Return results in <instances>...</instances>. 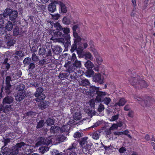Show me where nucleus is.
Instances as JSON below:
<instances>
[{"label": "nucleus", "mask_w": 155, "mask_h": 155, "mask_svg": "<svg viewBox=\"0 0 155 155\" xmlns=\"http://www.w3.org/2000/svg\"><path fill=\"white\" fill-rule=\"evenodd\" d=\"M87 137H86L82 138L79 142L80 145L85 149H87L90 146V145L87 143Z\"/></svg>", "instance_id": "nucleus-9"}, {"label": "nucleus", "mask_w": 155, "mask_h": 155, "mask_svg": "<svg viewBox=\"0 0 155 155\" xmlns=\"http://www.w3.org/2000/svg\"><path fill=\"white\" fill-rule=\"evenodd\" d=\"M84 65L87 69H92L94 66L93 63L89 60L87 61L84 64Z\"/></svg>", "instance_id": "nucleus-27"}, {"label": "nucleus", "mask_w": 155, "mask_h": 155, "mask_svg": "<svg viewBox=\"0 0 155 155\" xmlns=\"http://www.w3.org/2000/svg\"><path fill=\"white\" fill-rule=\"evenodd\" d=\"M96 59L98 64H100L101 62L103 61L102 58L100 57H98Z\"/></svg>", "instance_id": "nucleus-55"}, {"label": "nucleus", "mask_w": 155, "mask_h": 155, "mask_svg": "<svg viewBox=\"0 0 155 155\" xmlns=\"http://www.w3.org/2000/svg\"><path fill=\"white\" fill-rule=\"evenodd\" d=\"M104 109V106L101 103L99 105L97 109V111L99 112H101Z\"/></svg>", "instance_id": "nucleus-46"}, {"label": "nucleus", "mask_w": 155, "mask_h": 155, "mask_svg": "<svg viewBox=\"0 0 155 155\" xmlns=\"http://www.w3.org/2000/svg\"><path fill=\"white\" fill-rule=\"evenodd\" d=\"M107 94L106 92H103L99 91L97 93V96L96 97L95 100L98 102H100L105 97Z\"/></svg>", "instance_id": "nucleus-8"}, {"label": "nucleus", "mask_w": 155, "mask_h": 155, "mask_svg": "<svg viewBox=\"0 0 155 155\" xmlns=\"http://www.w3.org/2000/svg\"><path fill=\"white\" fill-rule=\"evenodd\" d=\"M126 102L127 101L124 98H121L115 104V106H116L118 105L119 107L123 106L125 104Z\"/></svg>", "instance_id": "nucleus-25"}, {"label": "nucleus", "mask_w": 155, "mask_h": 155, "mask_svg": "<svg viewBox=\"0 0 155 155\" xmlns=\"http://www.w3.org/2000/svg\"><path fill=\"white\" fill-rule=\"evenodd\" d=\"M43 100H41L40 101V103L39 104V106L42 109H44L46 108L47 107V104L45 102L43 101Z\"/></svg>", "instance_id": "nucleus-32"}, {"label": "nucleus", "mask_w": 155, "mask_h": 155, "mask_svg": "<svg viewBox=\"0 0 155 155\" xmlns=\"http://www.w3.org/2000/svg\"><path fill=\"white\" fill-rule=\"evenodd\" d=\"M18 13L17 11L11 10L9 15L10 19L11 21L15 20L18 16Z\"/></svg>", "instance_id": "nucleus-20"}, {"label": "nucleus", "mask_w": 155, "mask_h": 155, "mask_svg": "<svg viewBox=\"0 0 155 155\" xmlns=\"http://www.w3.org/2000/svg\"><path fill=\"white\" fill-rule=\"evenodd\" d=\"M76 144L75 143H72L71 145L69 146L67 150V152H70V151L74 150L76 148Z\"/></svg>", "instance_id": "nucleus-35"}, {"label": "nucleus", "mask_w": 155, "mask_h": 155, "mask_svg": "<svg viewBox=\"0 0 155 155\" xmlns=\"http://www.w3.org/2000/svg\"><path fill=\"white\" fill-rule=\"evenodd\" d=\"M73 63L72 64L71 61H68L67 63L65 64L64 67L67 71L69 73H72L70 75V78L71 80H74L77 77V72H78V70L77 69L81 67V61L78 60Z\"/></svg>", "instance_id": "nucleus-2"}, {"label": "nucleus", "mask_w": 155, "mask_h": 155, "mask_svg": "<svg viewBox=\"0 0 155 155\" xmlns=\"http://www.w3.org/2000/svg\"><path fill=\"white\" fill-rule=\"evenodd\" d=\"M63 31L64 33V34L68 35L70 33V29L69 28H63V30H62Z\"/></svg>", "instance_id": "nucleus-49"}, {"label": "nucleus", "mask_w": 155, "mask_h": 155, "mask_svg": "<svg viewBox=\"0 0 155 155\" xmlns=\"http://www.w3.org/2000/svg\"><path fill=\"white\" fill-rule=\"evenodd\" d=\"M94 71L92 69H88V70L86 72V74L87 76L91 77L94 74Z\"/></svg>", "instance_id": "nucleus-44"}, {"label": "nucleus", "mask_w": 155, "mask_h": 155, "mask_svg": "<svg viewBox=\"0 0 155 155\" xmlns=\"http://www.w3.org/2000/svg\"><path fill=\"white\" fill-rule=\"evenodd\" d=\"M15 41L14 39H10L7 43V48H9L12 46H13L15 43Z\"/></svg>", "instance_id": "nucleus-33"}, {"label": "nucleus", "mask_w": 155, "mask_h": 155, "mask_svg": "<svg viewBox=\"0 0 155 155\" xmlns=\"http://www.w3.org/2000/svg\"><path fill=\"white\" fill-rule=\"evenodd\" d=\"M44 125V120H41L38 123L36 128L37 129L41 128L43 127Z\"/></svg>", "instance_id": "nucleus-39"}, {"label": "nucleus", "mask_w": 155, "mask_h": 155, "mask_svg": "<svg viewBox=\"0 0 155 155\" xmlns=\"http://www.w3.org/2000/svg\"><path fill=\"white\" fill-rule=\"evenodd\" d=\"M59 5V12L60 13H66L67 12V7L63 2L61 1L55 2Z\"/></svg>", "instance_id": "nucleus-13"}, {"label": "nucleus", "mask_w": 155, "mask_h": 155, "mask_svg": "<svg viewBox=\"0 0 155 155\" xmlns=\"http://www.w3.org/2000/svg\"><path fill=\"white\" fill-rule=\"evenodd\" d=\"M15 54L19 57H22L24 56V54L22 51H16Z\"/></svg>", "instance_id": "nucleus-45"}, {"label": "nucleus", "mask_w": 155, "mask_h": 155, "mask_svg": "<svg viewBox=\"0 0 155 155\" xmlns=\"http://www.w3.org/2000/svg\"><path fill=\"white\" fill-rule=\"evenodd\" d=\"M54 119L49 118L46 121V123L48 125H52L54 124Z\"/></svg>", "instance_id": "nucleus-37"}, {"label": "nucleus", "mask_w": 155, "mask_h": 155, "mask_svg": "<svg viewBox=\"0 0 155 155\" xmlns=\"http://www.w3.org/2000/svg\"><path fill=\"white\" fill-rule=\"evenodd\" d=\"M55 2L58 1H54L50 3L48 6V11L50 12H55L56 10V4H58V3Z\"/></svg>", "instance_id": "nucleus-12"}, {"label": "nucleus", "mask_w": 155, "mask_h": 155, "mask_svg": "<svg viewBox=\"0 0 155 155\" xmlns=\"http://www.w3.org/2000/svg\"><path fill=\"white\" fill-rule=\"evenodd\" d=\"M13 101V98L9 96L5 97L3 99V103L5 104H10Z\"/></svg>", "instance_id": "nucleus-23"}, {"label": "nucleus", "mask_w": 155, "mask_h": 155, "mask_svg": "<svg viewBox=\"0 0 155 155\" xmlns=\"http://www.w3.org/2000/svg\"><path fill=\"white\" fill-rule=\"evenodd\" d=\"M66 71L67 72H65L62 73H60L59 75V78L64 80L66 78H68L70 81H73L71 80L70 78V75L72 74V73H69L68 71H67L66 69Z\"/></svg>", "instance_id": "nucleus-16"}, {"label": "nucleus", "mask_w": 155, "mask_h": 155, "mask_svg": "<svg viewBox=\"0 0 155 155\" xmlns=\"http://www.w3.org/2000/svg\"><path fill=\"white\" fill-rule=\"evenodd\" d=\"M31 61V58L29 57H27L24 59L23 60V62L24 64L27 65L29 64Z\"/></svg>", "instance_id": "nucleus-42"}, {"label": "nucleus", "mask_w": 155, "mask_h": 155, "mask_svg": "<svg viewBox=\"0 0 155 155\" xmlns=\"http://www.w3.org/2000/svg\"><path fill=\"white\" fill-rule=\"evenodd\" d=\"M97 101L95 99H91L89 101V105L90 107H91V110H90V109H88L87 110V112L88 113H91L92 112V110H94L95 108V103H97L96 102Z\"/></svg>", "instance_id": "nucleus-17"}, {"label": "nucleus", "mask_w": 155, "mask_h": 155, "mask_svg": "<svg viewBox=\"0 0 155 155\" xmlns=\"http://www.w3.org/2000/svg\"><path fill=\"white\" fill-rule=\"evenodd\" d=\"M126 151V150L124 147H122L119 150V151L120 153H124Z\"/></svg>", "instance_id": "nucleus-63"}, {"label": "nucleus", "mask_w": 155, "mask_h": 155, "mask_svg": "<svg viewBox=\"0 0 155 155\" xmlns=\"http://www.w3.org/2000/svg\"><path fill=\"white\" fill-rule=\"evenodd\" d=\"M43 91V89L42 87H39L37 88L35 94V95L36 97V101L37 102L44 100L45 99V96L43 93H42Z\"/></svg>", "instance_id": "nucleus-5"}, {"label": "nucleus", "mask_w": 155, "mask_h": 155, "mask_svg": "<svg viewBox=\"0 0 155 155\" xmlns=\"http://www.w3.org/2000/svg\"><path fill=\"white\" fill-rule=\"evenodd\" d=\"M58 127L57 126H52L50 130L51 133L54 134L57 133L58 131Z\"/></svg>", "instance_id": "nucleus-38"}, {"label": "nucleus", "mask_w": 155, "mask_h": 155, "mask_svg": "<svg viewBox=\"0 0 155 155\" xmlns=\"http://www.w3.org/2000/svg\"><path fill=\"white\" fill-rule=\"evenodd\" d=\"M81 137V134L78 132V131H77L75 133L74 135V138H78Z\"/></svg>", "instance_id": "nucleus-48"}, {"label": "nucleus", "mask_w": 155, "mask_h": 155, "mask_svg": "<svg viewBox=\"0 0 155 155\" xmlns=\"http://www.w3.org/2000/svg\"><path fill=\"white\" fill-rule=\"evenodd\" d=\"M92 138L96 140L99 139V135L96 132H94L92 135Z\"/></svg>", "instance_id": "nucleus-50"}, {"label": "nucleus", "mask_w": 155, "mask_h": 155, "mask_svg": "<svg viewBox=\"0 0 155 155\" xmlns=\"http://www.w3.org/2000/svg\"><path fill=\"white\" fill-rule=\"evenodd\" d=\"M118 117L119 115L118 114H117L112 116L111 118V119L112 121H114L118 119Z\"/></svg>", "instance_id": "nucleus-56"}, {"label": "nucleus", "mask_w": 155, "mask_h": 155, "mask_svg": "<svg viewBox=\"0 0 155 155\" xmlns=\"http://www.w3.org/2000/svg\"><path fill=\"white\" fill-rule=\"evenodd\" d=\"M73 34L74 37V42L72 45L70 50L71 52L72 53L77 48L76 44L81 42L82 40V38L78 35V34L76 32L73 31Z\"/></svg>", "instance_id": "nucleus-4"}, {"label": "nucleus", "mask_w": 155, "mask_h": 155, "mask_svg": "<svg viewBox=\"0 0 155 155\" xmlns=\"http://www.w3.org/2000/svg\"><path fill=\"white\" fill-rule=\"evenodd\" d=\"M84 42L82 43L83 49H85L88 46V44L87 43V38H82V40Z\"/></svg>", "instance_id": "nucleus-34"}, {"label": "nucleus", "mask_w": 155, "mask_h": 155, "mask_svg": "<svg viewBox=\"0 0 155 155\" xmlns=\"http://www.w3.org/2000/svg\"><path fill=\"white\" fill-rule=\"evenodd\" d=\"M32 60L33 61H36L37 60L38 58V57L36 56L35 53H33L32 54Z\"/></svg>", "instance_id": "nucleus-59"}, {"label": "nucleus", "mask_w": 155, "mask_h": 155, "mask_svg": "<svg viewBox=\"0 0 155 155\" xmlns=\"http://www.w3.org/2000/svg\"><path fill=\"white\" fill-rule=\"evenodd\" d=\"M66 137L63 135H61L58 137V140L61 142H62L65 140Z\"/></svg>", "instance_id": "nucleus-53"}, {"label": "nucleus", "mask_w": 155, "mask_h": 155, "mask_svg": "<svg viewBox=\"0 0 155 155\" xmlns=\"http://www.w3.org/2000/svg\"><path fill=\"white\" fill-rule=\"evenodd\" d=\"M10 142V140L9 138H6L4 140V146H6L8 143Z\"/></svg>", "instance_id": "nucleus-62"}, {"label": "nucleus", "mask_w": 155, "mask_h": 155, "mask_svg": "<svg viewBox=\"0 0 155 155\" xmlns=\"http://www.w3.org/2000/svg\"><path fill=\"white\" fill-rule=\"evenodd\" d=\"M78 28V25H74L72 28V30L73 31L76 32V30Z\"/></svg>", "instance_id": "nucleus-64"}, {"label": "nucleus", "mask_w": 155, "mask_h": 155, "mask_svg": "<svg viewBox=\"0 0 155 155\" xmlns=\"http://www.w3.org/2000/svg\"><path fill=\"white\" fill-rule=\"evenodd\" d=\"M25 143L23 142L17 143L15 146L12 147L10 149L11 154V155H15L17 154L19 150L22 146H24Z\"/></svg>", "instance_id": "nucleus-6"}, {"label": "nucleus", "mask_w": 155, "mask_h": 155, "mask_svg": "<svg viewBox=\"0 0 155 155\" xmlns=\"http://www.w3.org/2000/svg\"><path fill=\"white\" fill-rule=\"evenodd\" d=\"M24 88L23 87L21 90H19L15 94V97L16 101H20L23 100L26 96V93L25 92Z\"/></svg>", "instance_id": "nucleus-7"}, {"label": "nucleus", "mask_w": 155, "mask_h": 155, "mask_svg": "<svg viewBox=\"0 0 155 155\" xmlns=\"http://www.w3.org/2000/svg\"><path fill=\"white\" fill-rule=\"evenodd\" d=\"M11 81V77L10 76H8L5 79L6 84H11L10 83Z\"/></svg>", "instance_id": "nucleus-51"}, {"label": "nucleus", "mask_w": 155, "mask_h": 155, "mask_svg": "<svg viewBox=\"0 0 155 155\" xmlns=\"http://www.w3.org/2000/svg\"><path fill=\"white\" fill-rule=\"evenodd\" d=\"M134 112L132 110H131L127 114V115L129 117H134Z\"/></svg>", "instance_id": "nucleus-60"}, {"label": "nucleus", "mask_w": 155, "mask_h": 155, "mask_svg": "<svg viewBox=\"0 0 155 155\" xmlns=\"http://www.w3.org/2000/svg\"><path fill=\"white\" fill-rule=\"evenodd\" d=\"M93 81L97 82L100 84H102L103 83V80L101 78V75L99 73L95 74L93 76Z\"/></svg>", "instance_id": "nucleus-11"}, {"label": "nucleus", "mask_w": 155, "mask_h": 155, "mask_svg": "<svg viewBox=\"0 0 155 155\" xmlns=\"http://www.w3.org/2000/svg\"><path fill=\"white\" fill-rule=\"evenodd\" d=\"M12 105H7L5 106L3 109V111L4 113L7 114H9L11 113V111H13Z\"/></svg>", "instance_id": "nucleus-19"}, {"label": "nucleus", "mask_w": 155, "mask_h": 155, "mask_svg": "<svg viewBox=\"0 0 155 155\" xmlns=\"http://www.w3.org/2000/svg\"><path fill=\"white\" fill-rule=\"evenodd\" d=\"M127 74L130 76L128 78V81L130 84L135 88L136 90L140 88L147 87L148 86V84L142 79L140 76L136 74L135 70H128Z\"/></svg>", "instance_id": "nucleus-1"}, {"label": "nucleus", "mask_w": 155, "mask_h": 155, "mask_svg": "<svg viewBox=\"0 0 155 155\" xmlns=\"http://www.w3.org/2000/svg\"><path fill=\"white\" fill-rule=\"evenodd\" d=\"M135 99H137L139 101V103L142 106L147 107L150 106L151 104L154 102L153 99L149 96L146 97V99H143L141 97L137 96H134V97Z\"/></svg>", "instance_id": "nucleus-3"}, {"label": "nucleus", "mask_w": 155, "mask_h": 155, "mask_svg": "<svg viewBox=\"0 0 155 155\" xmlns=\"http://www.w3.org/2000/svg\"><path fill=\"white\" fill-rule=\"evenodd\" d=\"M12 87L11 84H6V86H5L4 89L6 93L8 94H9L11 93L10 89Z\"/></svg>", "instance_id": "nucleus-30"}, {"label": "nucleus", "mask_w": 155, "mask_h": 155, "mask_svg": "<svg viewBox=\"0 0 155 155\" xmlns=\"http://www.w3.org/2000/svg\"><path fill=\"white\" fill-rule=\"evenodd\" d=\"M81 42L76 44L77 48L74 50V51L76 50L77 54L78 55V57L80 58L82 55L85 52L84 51V49L83 47L81 46Z\"/></svg>", "instance_id": "nucleus-10"}, {"label": "nucleus", "mask_w": 155, "mask_h": 155, "mask_svg": "<svg viewBox=\"0 0 155 155\" xmlns=\"http://www.w3.org/2000/svg\"><path fill=\"white\" fill-rule=\"evenodd\" d=\"M13 27V24L12 22L10 21H8L6 24L5 29L8 31L12 30Z\"/></svg>", "instance_id": "nucleus-28"}, {"label": "nucleus", "mask_w": 155, "mask_h": 155, "mask_svg": "<svg viewBox=\"0 0 155 155\" xmlns=\"http://www.w3.org/2000/svg\"><path fill=\"white\" fill-rule=\"evenodd\" d=\"M80 58H83L87 60L88 59L91 60L92 58V55L89 52H84Z\"/></svg>", "instance_id": "nucleus-24"}, {"label": "nucleus", "mask_w": 155, "mask_h": 155, "mask_svg": "<svg viewBox=\"0 0 155 155\" xmlns=\"http://www.w3.org/2000/svg\"><path fill=\"white\" fill-rule=\"evenodd\" d=\"M72 18L70 16L67 15L64 16L62 19L63 24L66 25H69L72 21Z\"/></svg>", "instance_id": "nucleus-18"}, {"label": "nucleus", "mask_w": 155, "mask_h": 155, "mask_svg": "<svg viewBox=\"0 0 155 155\" xmlns=\"http://www.w3.org/2000/svg\"><path fill=\"white\" fill-rule=\"evenodd\" d=\"M54 26L57 30L61 31L63 30L62 27L61 25L60 24L57 22L54 24Z\"/></svg>", "instance_id": "nucleus-36"}, {"label": "nucleus", "mask_w": 155, "mask_h": 155, "mask_svg": "<svg viewBox=\"0 0 155 155\" xmlns=\"http://www.w3.org/2000/svg\"><path fill=\"white\" fill-rule=\"evenodd\" d=\"M11 9L9 8L6 9L5 10L4 13L3 14L4 15L3 16H5L6 18L7 17L9 16L10 12H11Z\"/></svg>", "instance_id": "nucleus-41"}, {"label": "nucleus", "mask_w": 155, "mask_h": 155, "mask_svg": "<svg viewBox=\"0 0 155 155\" xmlns=\"http://www.w3.org/2000/svg\"><path fill=\"white\" fill-rule=\"evenodd\" d=\"M35 67V64L33 63H31L30 64L28 68L32 70Z\"/></svg>", "instance_id": "nucleus-57"}, {"label": "nucleus", "mask_w": 155, "mask_h": 155, "mask_svg": "<svg viewBox=\"0 0 155 155\" xmlns=\"http://www.w3.org/2000/svg\"><path fill=\"white\" fill-rule=\"evenodd\" d=\"M71 37L70 35L63 34L62 37L61 38L64 41V42L65 43V45L68 47L71 45V41H70Z\"/></svg>", "instance_id": "nucleus-14"}, {"label": "nucleus", "mask_w": 155, "mask_h": 155, "mask_svg": "<svg viewBox=\"0 0 155 155\" xmlns=\"http://www.w3.org/2000/svg\"><path fill=\"white\" fill-rule=\"evenodd\" d=\"M63 35V34L62 33L60 32L59 31H55L54 33V36L58 38H61Z\"/></svg>", "instance_id": "nucleus-43"}, {"label": "nucleus", "mask_w": 155, "mask_h": 155, "mask_svg": "<svg viewBox=\"0 0 155 155\" xmlns=\"http://www.w3.org/2000/svg\"><path fill=\"white\" fill-rule=\"evenodd\" d=\"M53 52L56 54H60L62 52V49L60 46L57 45L52 49Z\"/></svg>", "instance_id": "nucleus-22"}, {"label": "nucleus", "mask_w": 155, "mask_h": 155, "mask_svg": "<svg viewBox=\"0 0 155 155\" xmlns=\"http://www.w3.org/2000/svg\"><path fill=\"white\" fill-rule=\"evenodd\" d=\"M79 82L80 86L84 87L87 86L90 84L88 80L86 79L81 80V81H79Z\"/></svg>", "instance_id": "nucleus-26"}, {"label": "nucleus", "mask_w": 155, "mask_h": 155, "mask_svg": "<svg viewBox=\"0 0 155 155\" xmlns=\"http://www.w3.org/2000/svg\"><path fill=\"white\" fill-rule=\"evenodd\" d=\"M46 61L45 59L41 60L39 61V64L41 66H43L46 63Z\"/></svg>", "instance_id": "nucleus-61"}, {"label": "nucleus", "mask_w": 155, "mask_h": 155, "mask_svg": "<svg viewBox=\"0 0 155 155\" xmlns=\"http://www.w3.org/2000/svg\"><path fill=\"white\" fill-rule=\"evenodd\" d=\"M46 51L44 48H41L39 49V54L40 55H43Z\"/></svg>", "instance_id": "nucleus-47"}, {"label": "nucleus", "mask_w": 155, "mask_h": 155, "mask_svg": "<svg viewBox=\"0 0 155 155\" xmlns=\"http://www.w3.org/2000/svg\"><path fill=\"white\" fill-rule=\"evenodd\" d=\"M99 87H97L94 86H91L90 87L89 93L91 96L93 97L94 94H97L99 91Z\"/></svg>", "instance_id": "nucleus-15"}, {"label": "nucleus", "mask_w": 155, "mask_h": 155, "mask_svg": "<svg viewBox=\"0 0 155 155\" xmlns=\"http://www.w3.org/2000/svg\"><path fill=\"white\" fill-rule=\"evenodd\" d=\"M19 28L17 26L13 30V35L14 36H16L19 34Z\"/></svg>", "instance_id": "nucleus-31"}, {"label": "nucleus", "mask_w": 155, "mask_h": 155, "mask_svg": "<svg viewBox=\"0 0 155 155\" xmlns=\"http://www.w3.org/2000/svg\"><path fill=\"white\" fill-rule=\"evenodd\" d=\"M1 152L2 155H10L11 151L10 149L8 147H5L3 146L1 148Z\"/></svg>", "instance_id": "nucleus-21"}, {"label": "nucleus", "mask_w": 155, "mask_h": 155, "mask_svg": "<svg viewBox=\"0 0 155 155\" xmlns=\"http://www.w3.org/2000/svg\"><path fill=\"white\" fill-rule=\"evenodd\" d=\"M49 150V148L48 147H43V148L42 149L41 152L43 154H44L46 152L48 151Z\"/></svg>", "instance_id": "nucleus-58"}, {"label": "nucleus", "mask_w": 155, "mask_h": 155, "mask_svg": "<svg viewBox=\"0 0 155 155\" xmlns=\"http://www.w3.org/2000/svg\"><path fill=\"white\" fill-rule=\"evenodd\" d=\"M45 144H47L46 139L42 138L36 143V144H39V145H45Z\"/></svg>", "instance_id": "nucleus-40"}, {"label": "nucleus", "mask_w": 155, "mask_h": 155, "mask_svg": "<svg viewBox=\"0 0 155 155\" xmlns=\"http://www.w3.org/2000/svg\"><path fill=\"white\" fill-rule=\"evenodd\" d=\"M76 56L75 53H73L71 58V61L72 62H74L76 60H77Z\"/></svg>", "instance_id": "nucleus-52"}, {"label": "nucleus", "mask_w": 155, "mask_h": 155, "mask_svg": "<svg viewBox=\"0 0 155 155\" xmlns=\"http://www.w3.org/2000/svg\"><path fill=\"white\" fill-rule=\"evenodd\" d=\"M111 101V100L110 98L105 97L100 102H103L104 104L108 105Z\"/></svg>", "instance_id": "nucleus-29"}, {"label": "nucleus", "mask_w": 155, "mask_h": 155, "mask_svg": "<svg viewBox=\"0 0 155 155\" xmlns=\"http://www.w3.org/2000/svg\"><path fill=\"white\" fill-rule=\"evenodd\" d=\"M60 17V15L58 14H55L52 15V18L53 19L55 20H58Z\"/></svg>", "instance_id": "nucleus-54"}]
</instances>
